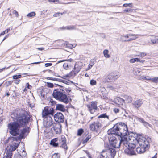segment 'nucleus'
Segmentation results:
<instances>
[{
    "label": "nucleus",
    "instance_id": "a18cd8bd",
    "mask_svg": "<svg viewBox=\"0 0 158 158\" xmlns=\"http://www.w3.org/2000/svg\"><path fill=\"white\" fill-rule=\"evenodd\" d=\"M137 62H140L142 64H144L146 62L145 60H141L138 58H137Z\"/></svg>",
    "mask_w": 158,
    "mask_h": 158
},
{
    "label": "nucleus",
    "instance_id": "c85d7f7f",
    "mask_svg": "<svg viewBox=\"0 0 158 158\" xmlns=\"http://www.w3.org/2000/svg\"><path fill=\"white\" fill-rule=\"evenodd\" d=\"M46 79L48 80H51L56 81L60 82H61L62 81V79H61L56 78L47 77Z\"/></svg>",
    "mask_w": 158,
    "mask_h": 158
},
{
    "label": "nucleus",
    "instance_id": "f704fd0d",
    "mask_svg": "<svg viewBox=\"0 0 158 158\" xmlns=\"http://www.w3.org/2000/svg\"><path fill=\"white\" fill-rule=\"evenodd\" d=\"M60 141L62 143H66V139L65 136L64 135H62L61 136Z\"/></svg>",
    "mask_w": 158,
    "mask_h": 158
},
{
    "label": "nucleus",
    "instance_id": "9b49d317",
    "mask_svg": "<svg viewBox=\"0 0 158 158\" xmlns=\"http://www.w3.org/2000/svg\"><path fill=\"white\" fill-rule=\"evenodd\" d=\"M44 124L46 127L48 128L54 124L53 121L51 116H48L44 119Z\"/></svg>",
    "mask_w": 158,
    "mask_h": 158
},
{
    "label": "nucleus",
    "instance_id": "4be33fe9",
    "mask_svg": "<svg viewBox=\"0 0 158 158\" xmlns=\"http://www.w3.org/2000/svg\"><path fill=\"white\" fill-rule=\"evenodd\" d=\"M147 150V149H144L143 147L140 146V147H138L136 149V151L138 153L141 154L144 153Z\"/></svg>",
    "mask_w": 158,
    "mask_h": 158
},
{
    "label": "nucleus",
    "instance_id": "774afa93",
    "mask_svg": "<svg viewBox=\"0 0 158 158\" xmlns=\"http://www.w3.org/2000/svg\"><path fill=\"white\" fill-rule=\"evenodd\" d=\"M20 80H16L15 81H14V82L16 84H18L20 82Z\"/></svg>",
    "mask_w": 158,
    "mask_h": 158
},
{
    "label": "nucleus",
    "instance_id": "603ef678",
    "mask_svg": "<svg viewBox=\"0 0 158 158\" xmlns=\"http://www.w3.org/2000/svg\"><path fill=\"white\" fill-rule=\"evenodd\" d=\"M61 82H62V83H63L64 84H65L67 85H70V83L67 81H65V80H62V81H61Z\"/></svg>",
    "mask_w": 158,
    "mask_h": 158
},
{
    "label": "nucleus",
    "instance_id": "a878e982",
    "mask_svg": "<svg viewBox=\"0 0 158 158\" xmlns=\"http://www.w3.org/2000/svg\"><path fill=\"white\" fill-rule=\"evenodd\" d=\"M98 118H107L108 119H109V117L108 115H106V113H104L100 115L98 117Z\"/></svg>",
    "mask_w": 158,
    "mask_h": 158
},
{
    "label": "nucleus",
    "instance_id": "c03bdc74",
    "mask_svg": "<svg viewBox=\"0 0 158 158\" xmlns=\"http://www.w3.org/2000/svg\"><path fill=\"white\" fill-rule=\"evenodd\" d=\"M137 58L131 59L130 60V62L131 63H134L135 62H137Z\"/></svg>",
    "mask_w": 158,
    "mask_h": 158
},
{
    "label": "nucleus",
    "instance_id": "20e7f679",
    "mask_svg": "<svg viewBox=\"0 0 158 158\" xmlns=\"http://www.w3.org/2000/svg\"><path fill=\"white\" fill-rule=\"evenodd\" d=\"M140 146L148 150L150 148V143L152 142L151 138L147 136L144 137L139 134L136 138Z\"/></svg>",
    "mask_w": 158,
    "mask_h": 158
},
{
    "label": "nucleus",
    "instance_id": "412c9836",
    "mask_svg": "<svg viewBox=\"0 0 158 158\" xmlns=\"http://www.w3.org/2000/svg\"><path fill=\"white\" fill-rule=\"evenodd\" d=\"M57 141V138H54L51 141L50 144L54 147H58L59 146V144L56 143Z\"/></svg>",
    "mask_w": 158,
    "mask_h": 158
},
{
    "label": "nucleus",
    "instance_id": "4d7b16f0",
    "mask_svg": "<svg viewBox=\"0 0 158 158\" xmlns=\"http://www.w3.org/2000/svg\"><path fill=\"white\" fill-rule=\"evenodd\" d=\"M52 64L51 63H46L45 64V66L46 67L50 66H52Z\"/></svg>",
    "mask_w": 158,
    "mask_h": 158
},
{
    "label": "nucleus",
    "instance_id": "4468645a",
    "mask_svg": "<svg viewBox=\"0 0 158 158\" xmlns=\"http://www.w3.org/2000/svg\"><path fill=\"white\" fill-rule=\"evenodd\" d=\"M116 153V151L114 149L110 148L106 151L105 154L111 158H114Z\"/></svg>",
    "mask_w": 158,
    "mask_h": 158
},
{
    "label": "nucleus",
    "instance_id": "a19ab883",
    "mask_svg": "<svg viewBox=\"0 0 158 158\" xmlns=\"http://www.w3.org/2000/svg\"><path fill=\"white\" fill-rule=\"evenodd\" d=\"M47 86L49 88H53L54 87V84L52 83L47 82Z\"/></svg>",
    "mask_w": 158,
    "mask_h": 158
},
{
    "label": "nucleus",
    "instance_id": "3c124183",
    "mask_svg": "<svg viewBox=\"0 0 158 158\" xmlns=\"http://www.w3.org/2000/svg\"><path fill=\"white\" fill-rule=\"evenodd\" d=\"M49 2H52L58 3H59V0H48Z\"/></svg>",
    "mask_w": 158,
    "mask_h": 158
},
{
    "label": "nucleus",
    "instance_id": "2f4dec72",
    "mask_svg": "<svg viewBox=\"0 0 158 158\" xmlns=\"http://www.w3.org/2000/svg\"><path fill=\"white\" fill-rule=\"evenodd\" d=\"M75 65H76L75 64L73 68L74 70H73V72L74 73V76H75L80 71L79 69H78L77 68V69H76V68L75 67Z\"/></svg>",
    "mask_w": 158,
    "mask_h": 158
},
{
    "label": "nucleus",
    "instance_id": "bf43d9fd",
    "mask_svg": "<svg viewBox=\"0 0 158 158\" xmlns=\"http://www.w3.org/2000/svg\"><path fill=\"white\" fill-rule=\"evenodd\" d=\"M128 35L130 36H135L137 35L133 34H130L129 35H126L124 36V37L125 38H128Z\"/></svg>",
    "mask_w": 158,
    "mask_h": 158
},
{
    "label": "nucleus",
    "instance_id": "6e6d98bb",
    "mask_svg": "<svg viewBox=\"0 0 158 158\" xmlns=\"http://www.w3.org/2000/svg\"><path fill=\"white\" fill-rule=\"evenodd\" d=\"M13 13L15 14L16 17H18L19 16L18 13L17 11L15 10H13Z\"/></svg>",
    "mask_w": 158,
    "mask_h": 158
},
{
    "label": "nucleus",
    "instance_id": "aec40b11",
    "mask_svg": "<svg viewBox=\"0 0 158 158\" xmlns=\"http://www.w3.org/2000/svg\"><path fill=\"white\" fill-rule=\"evenodd\" d=\"M56 110H59L62 112H65L66 111V109L64 108V106L60 104H56Z\"/></svg>",
    "mask_w": 158,
    "mask_h": 158
},
{
    "label": "nucleus",
    "instance_id": "de8ad7c7",
    "mask_svg": "<svg viewBox=\"0 0 158 158\" xmlns=\"http://www.w3.org/2000/svg\"><path fill=\"white\" fill-rule=\"evenodd\" d=\"M63 67L65 69H68L69 68V65L68 64L64 63L63 65Z\"/></svg>",
    "mask_w": 158,
    "mask_h": 158
},
{
    "label": "nucleus",
    "instance_id": "0eeeda50",
    "mask_svg": "<svg viewBox=\"0 0 158 158\" xmlns=\"http://www.w3.org/2000/svg\"><path fill=\"white\" fill-rule=\"evenodd\" d=\"M98 102L96 101H92L91 103L86 105L88 110L90 113L93 114L99 109L97 106Z\"/></svg>",
    "mask_w": 158,
    "mask_h": 158
},
{
    "label": "nucleus",
    "instance_id": "f03ea898",
    "mask_svg": "<svg viewBox=\"0 0 158 158\" xmlns=\"http://www.w3.org/2000/svg\"><path fill=\"white\" fill-rule=\"evenodd\" d=\"M111 131L113 133L116 132L117 134L120 136L121 140L123 138L127 139V136L128 133L129 135H130L127 125L122 122L118 123L115 124L111 128Z\"/></svg>",
    "mask_w": 158,
    "mask_h": 158
},
{
    "label": "nucleus",
    "instance_id": "dca6fc26",
    "mask_svg": "<svg viewBox=\"0 0 158 158\" xmlns=\"http://www.w3.org/2000/svg\"><path fill=\"white\" fill-rule=\"evenodd\" d=\"M143 102V100L141 99L136 100L134 101L132 103L133 106L135 108L138 109L141 107Z\"/></svg>",
    "mask_w": 158,
    "mask_h": 158
},
{
    "label": "nucleus",
    "instance_id": "864d4df0",
    "mask_svg": "<svg viewBox=\"0 0 158 158\" xmlns=\"http://www.w3.org/2000/svg\"><path fill=\"white\" fill-rule=\"evenodd\" d=\"M94 59H91L90 62V65L91 66H93L94 65Z\"/></svg>",
    "mask_w": 158,
    "mask_h": 158
},
{
    "label": "nucleus",
    "instance_id": "6ab92c4d",
    "mask_svg": "<svg viewBox=\"0 0 158 158\" xmlns=\"http://www.w3.org/2000/svg\"><path fill=\"white\" fill-rule=\"evenodd\" d=\"M50 112H49V107H45L44 109L43 110L42 112V116L43 118L48 117V116H50L49 115V114H50Z\"/></svg>",
    "mask_w": 158,
    "mask_h": 158
},
{
    "label": "nucleus",
    "instance_id": "052dcab7",
    "mask_svg": "<svg viewBox=\"0 0 158 158\" xmlns=\"http://www.w3.org/2000/svg\"><path fill=\"white\" fill-rule=\"evenodd\" d=\"M116 113L119 112V109L118 108H115L113 110Z\"/></svg>",
    "mask_w": 158,
    "mask_h": 158
},
{
    "label": "nucleus",
    "instance_id": "338daca9",
    "mask_svg": "<svg viewBox=\"0 0 158 158\" xmlns=\"http://www.w3.org/2000/svg\"><path fill=\"white\" fill-rule=\"evenodd\" d=\"M50 102L52 104V105H54L56 104V102L55 101H54L53 100L51 99L50 100Z\"/></svg>",
    "mask_w": 158,
    "mask_h": 158
},
{
    "label": "nucleus",
    "instance_id": "ddd939ff",
    "mask_svg": "<svg viewBox=\"0 0 158 158\" xmlns=\"http://www.w3.org/2000/svg\"><path fill=\"white\" fill-rule=\"evenodd\" d=\"M62 125L59 123H54L52 128L56 134H60L61 131Z\"/></svg>",
    "mask_w": 158,
    "mask_h": 158
},
{
    "label": "nucleus",
    "instance_id": "37998d69",
    "mask_svg": "<svg viewBox=\"0 0 158 158\" xmlns=\"http://www.w3.org/2000/svg\"><path fill=\"white\" fill-rule=\"evenodd\" d=\"M150 80L156 83L158 82V77L152 78Z\"/></svg>",
    "mask_w": 158,
    "mask_h": 158
},
{
    "label": "nucleus",
    "instance_id": "c9c22d12",
    "mask_svg": "<svg viewBox=\"0 0 158 158\" xmlns=\"http://www.w3.org/2000/svg\"><path fill=\"white\" fill-rule=\"evenodd\" d=\"M22 76L21 74L15 75L13 76V78L15 80H17L21 78Z\"/></svg>",
    "mask_w": 158,
    "mask_h": 158
},
{
    "label": "nucleus",
    "instance_id": "1a4fd4ad",
    "mask_svg": "<svg viewBox=\"0 0 158 158\" xmlns=\"http://www.w3.org/2000/svg\"><path fill=\"white\" fill-rule=\"evenodd\" d=\"M119 77V75L114 73H111L108 75L105 78L106 82L113 81Z\"/></svg>",
    "mask_w": 158,
    "mask_h": 158
},
{
    "label": "nucleus",
    "instance_id": "ea45409f",
    "mask_svg": "<svg viewBox=\"0 0 158 158\" xmlns=\"http://www.w3.org/2000/svg\"><path fill=\"white\" fill-rule=\"evenodd\" d=\"M96 81L94 79H92L90 81V84L92 85H96Z\"/></svg>",
    "mask_w": 158,
    "mask_h": 158
},
{
    "label": "nucleus",
    "instance_id": "79ce46f5",
    "mask_svg": "<svg viewBox=\"0 0 158 158\" xmlns=\"http://www.w3.org/2000/svg\"><path fill=\"white\" fill-rule=\"evenodd\" d=\"M147 54L145 52H140L138 55V56L141 57H143L145 56H146Z\"/></svg>",
    "mask_w": 158,
    "mask_h": 158
},
{
    "label": "nucleus",
    "instance_id": "e433bc0d",
    "mask_svg": "<svg viewBox=\"0 0 158 158\" xmlns=\"http://www.w3.org/2000/svg\"><path fill=\"white\" fill-rule=\"evenodd\" d=\"M123 7H131V8L133 7V4H132V3L124 4L123 5Z\"/></svg>",
    "mask_w": 158,
    "mask_h": 158
},
{
    "label": "nucleus",
    "instance_id": "f3484780",
    "mask_svg": "<svg viewBox=\"0 0 158 158\" xmlns=\"http://www.w3.org/2000/svg\"><path fill=\"white\" fill-rule=\"evenodd\" d=\"M115 103L118 105L119 107H121L125 104L124 100L120 97H117L114 99Z\"/></svg>",
    "mask_w": 158,
    "mask_h": 158
},
{
    "label": "nucleus",
    "instance_id": "f8f14e48",
    "mask_svg": "<svg viewBox=\"0 0 158 158\" xmlns=\"http://www.w3.org/2000/svg\"><path fill=\"white\" fill-rule=\"evenodd\" d=\"M100 125V124L98 122H94L90 124L89 128L92 131L98 132Z\"/></svg>",
    "mask_w": 158,
    "mask_h": 158
},
{
    "label": "nucleus",
    "instance_id": "5701e85b",
    "mask_svg": "<svg viewBox=\"0 0 158 158\" xmlns=\"http://www.w3.org/2000/svg\"><path fill=\"white\" fill-rule=\"evenodd\" d=\"M124 98L127 100L128 102H131L132 101L133 99L132 97L130 96H128L127 95H125L124 96Z\"/></svg>",
    "mask_w": 158,
    "mask_h": 158
},
{
    "label": "nucleus",
    "instance_id": "72a5a7b5",
    "mask_svg": "<svg viewBox=\"0 0 158 158\" xmlns=\"http://www.w3.org/2000/svg\"><path fill=\"white\" fill-rule=\"evenodd\" d=\"M60 147L63 148L65 150H67L68 148V147L66 143H62L61 145L60 146Z\"/></svg>",
    "mask_w": 158,
    "mask_h": 158
},
{
    "label": "nucleus",
    "instance_id": "b1692460",
    "mask_svg": "<svg viewBox=\"0 0 158 158\" xmlns=\"http://www.w3.org/2000/svg\"><path fill=\"white\" fill-rule=\"evenodd\" d=\"M151 41L153 44H158V36L153 37L151 40Z\"/></svg>",
    "mask_w": 158,
    "mask_h": 158
},
{
    "label": "nucleus",
    "instance_id": "cd10ccee",
    "mask_svg": "<svg viewBox=\"0 0 158 158\" xmlns=\"http://www.w3.org/2000/svg\"><path fill=\"white\" fill-rule=\"evenodd\" d=\"M64 29L69 30H73L76 29V27L73 25L68 26L65 27Z\"/></svg>",
    "mask_w": 158,
    "mask_h": 158
},
{
    "label": "nucleus",
    "instance_id": "f257e3e1",
    "mask_svg": "<svg viewBox=\"0 0 158 158\" xmlns=\"http://www.w3.org/2000/svg\"><path fill=\"white\" fill-rule=\"evenodd\" d=\"M11 117L14 121L8 123V128L12 136H17L19 134L20 128L29 123L31 116L27 112L23 110L15 111L11 114Z\"/></svg>",
    "mask_w": 158,
    "mask_h": 158
},
{
    "label": "nucleus",
    "instance_id": "680f3d73",
    "mask_svg": "<svg viewBox=\"0 0 158 158\" xmlns=\"http://www.w3.org/2000/svg\"><path fill=\"white\" fill-rule=\"evenodd\" d=\"M136 38H137V37H133V38H131L130 39V40H125L124 41H129L130 40H135Z\"/></svg>",
    "mask_w": 158,
    "mask_h": 158
},
{
    "label": "nucleus",
    "instance_id": "9d476101",
    "mask_svg": "<svg viewBox=\"0 0 158 158\" xmlns=\"http://www.w3.org/2000/svg\"><path fill=\"white\" fill-rule=\"evenodd\" d=\"M30 131V128L27 127L23 128L21 130V132L19 135V136L21 139H24L26 136L28 135Z\"/></svg>",
    "mask_w": 158,
    "mask_h": 158
},
{
    "label": "nucleus",
    "instance_id": "5fc2aeb1",
    "mask_svg": "<svg viewBox=\"0 0 158 158\" xmlns=\"http://www.w3.org/2000/svg\"><path fill=\"white\" fill-rule=\"evenodd\" d=\"M63 15L62 13H58L55 14L54 15V16H55L56 17H57L58 16H59L60 15Z\"/></svg>",
    "mask_w": 158,
    "mask_h": 158
},
{
    "label": "nucleus",
    "instance_id": "7ed1b4c3",
    "mask_svg": "<svg viewBox=\"0 0 158 158\" xmlns=\"http://www.w3.org/2000/svg\"><path fill=\"white\" fill-rule=\"evenodd\" d=\"M119 146L123 147L124 149L125 154L129 156H132L136 155L135 151L136 145L131 143H130L125 138H123L120 140L119 143Z\"/></svg>",
    "mask_w": 158,
    "mask_h": 158
},
{
    "label": "nucleus",
    "instance_id": "0e129e2a",
    "mask_svg": "<svg viewBox=\"0 0 158 158\" xmlns=\"http://www.w3.org/2000/svg\"><path fill=\"white\" fill-rule=\"evenodd\" d=\"M85 152L87 156H88V157H89V156H90L91 155V154L88 151H87V150L86 151H85Z\"/></svg>",
    "mask_w": 158,
    "mask_h": 158
},
{
    "label": "nucleus",
    "instance_id": "69168bd1",
    "mask_svg": "<svg viewBox=\"0 0 158 158\" xmlns=\"http://www.w3.org/2000/svg\"><path fill=\"white\" fill-rule=\"evenodd\" d=\"M70 88L69 87L68 88H65V90L66 91H67L68 92V93H69L71 91V89H69Z\"/></svg>",
    "mask_w": 158,
    "mask_h": 158
},
{
    "label": "nucleus",
    "instance_id": "8fccbe9b",
    "mask_svg": "<svg viewBox=\"0 0 158 158\" xmlns=\"http://www.w3.org/2000/svg\"><path fill=\"white\" fill-rule=\"evenodd\" d=\"M124 12H131L132 11V10L131 8H127V9H126L125 10H124Z\"/></svg>",
    "mask_w": 158,
    "mask_h": 158
},
{
    "label": "nucleus",
    "instance_id": "13d9d810",
    "mask_svg": "<svg viewBox=\"0 0 158 158\" xmlns=\"http://www.w3.org/2000/svg\"><path fill=\"white\" fill-rule=\"evenodd\" d=\"M13 81H9L7 82H6V83L7 84L6 85V86L8 87L9 85H11L12 84V83H13Z\"/></svg>",
    "mask_w": 158,
    "mask_h": 158
},
{
    "label": "nucleus",
    "instance_id": "423d86ee",
    "mask_svg": "<svg viewBox=\"0 0 158 158\" xmlns=\"http://www.w3.org/2000/svg\"><path fill=\"white\" fill-rule=\"evenodd\" d=\"M108 134L109 135L108 139L111 146L114 148H118L120 146H119V144L117 145L118 140L115 137L116 136H119L117 134V133H113L111 131V128L109 129L108 131Z\"/></svg>",
    "mask_w": 158,
    "mask_h": 158
},
{
    "label": "nucleus",
    "instance_id": "4c0bfd02",
    "mask_svg": "<svg viewBox=\"0 0 158 158\" xmlns=\"http://www.w3.org/2000/svg\"><path fill=\"white\" fill-rule=\"evenodd\" d=\"M59 154L58 153H55L52 156V158H59Z\"/></svg>",
    "mask_w": 158,
    "mask_h": 158
},
{
    "label": "nucleus",
    "instance_id": "c756f323",
    "mask_svg": "<svg viewBox=\"0 0 158 158\" xmlns=\"http://www.w3.org/2000/svg\"><path fill=\"white\" fill-rule=\"evenodd\" d=\"M84 132L83 129L82 128H80L77 130V135L78 136H81Z\"/></svg>",
    "mask_w": 158,
    "mask_h": 158
},
{
    "label": "nucleus",
    "instance_id": "7c9ffc66",
    "mask_svg": "<svg viewBox=\"0 0 158 158\" xmlns=\"http://www.w3.org/2000/svg\"><path fill=\"white\" fill-rule=\"evenodd\" d=\"M91 135H89L86 137V138L83 140V143H85L87 142L91 138Z\"/></svg>",
    "mask_w": 158,
    "mask_h": 158
},
{
    "label": "nucleus",
    "instance_id": "393cba45",
    "mask_svg": "<svg viewBox=\"0 0 158 158\" xmlns=\"http://www.w3.org/2000/svg\"><path fill=\"white\" fill-rule=\"evenodd\" d=\"M12 152L7 151V152H6V155L3 157V158H12Z\"/></svg>",
    "mask_w": 158,
    "mask_h": 158
},
{
    "label": "nucleus",
    "instance_id": "6e6552de",
    "mask_svg": "<svg viewBox=\"0 0 158 158\" xmlns=\"http://www.w3.org/2000/svg\"><path fill=\"white\" fill-rule=\"evenodd\" d=\"M55 120L58 123H63L64 120V117L61 112H57L54 116Z\"/></svg>",
    "mask_w": 158,
    "mask_h": 158
},
{
    "label": "nucleus",
    "instance_id": "49530a36",
    "mask_svg": "<svg viewBox=\"0 0 158 158\" xmlns=\"http://www.w3.org/2000/svg\"><path fill=\"white\" fill-rule=\"evenodd\" d=\"M129 134H130V135L129 136V135L128 134L127 136V139H128V138L129 139V140H131V139H130V137H132V136H133L132 135L133 134V133L132 132H129Z\"/></svg>",
    "mask_w": 158,
    "mask_h": 158
},
{
    "label": "nucleus",
    "instance_id": "473e14b6",
    "mask_svg": "<svg viewBox=\"0 0 158 158\" xmlns=\"http://www.w3.org/2000/svg\"><path fill=\"white\" fill-rule=\"evenodd\" d=\"M35 15L36 13L35 12H31L27 14V16L28 17H32L35 16Z\"/></svg>",
    "mask_w": 158,
    "mask_h": 158
},
{
    "label": "nucleus",
    "instance_id": "2eb2a0df",
    "mask_svg": "<svg viewBox=\"0 0 158 158\" xmlns=\"http://www.w3.org/2000/svg\"><path fill=\"white\" fill-rule=\"evenodd\" d=\"M134 118L137 121L142 123L144 126L146 127H147L148 126L150 127V124L145 121L143 118L135 116H134Z\"/></svg>",
    "mask_w": 158,
    "mask_h": 158
},
{
    "label": "nucleus",
    "instance_id": "bb28decb",
    "mask_svg": "<svg viewBox=\"0 0 158 158\" xmlns=\"http://www.w3.org/2000/svg\"><path fill=\"white\" fill-rule=\"evenodd\" d=\"M108 50L107 49H105L103 51V54L105 57L109 58L110 57V55L108 54Z\"/></svg>",
    "mask_w": 158,
    "mask_h": 158
},
{
    "label": "nucleus",
    "instance_id": "58836bf2",
    "mask_svg": "<svg viewBox=\"0 0 158 158\" xmlns=\"http://www.w3.org/2000/svg\"><path fill=\"white\" fill-rule=\"evenodd\" d=\"M13 158H23V157L19 154H15Z\"/></svg>",
    "mask_w": 158,
    "mask_h": 158
},
{
    "label": "nucleus",
    "instance_id": "39448f33",
    "mask_svg": "<svg viewBox=\"0 0 158 158\" xmlns=\"http://www.w3.org/2000/svg\"><path fill=\"white\" fill-rule=\"evenodd\" d=\"M59 89H55L52 94L53 97L60 101L65 104L69 102V99L67 96L63 92L60 91Z\"/></svg>",
    "mask_w": 158,
    "mask_h": 158
},
{
    "label": "nucleus",
    "instance_id": "e2e57ef3",
    "mask_svg": "<svg viewBox=\"0 0 158 158\" xmlns=\"http://www.w3.org/2000/svg\"><path fill=\"white\" fill-rule=\"evenodd\" d=\"M26 85L27 86V88L29 89H30V87H32L30 85L29 83H26Z\"/></svg>",
    "mask_w": 158,
    "mask_h": 158
},
{
    "label": "nucleus",
    "instance_id": "09e8293b",
    "mask_svg": "<svg viewBox=\"0 0 158 158\" xmlns=\"http://www.w3.org/2000/svg\"><path fill=\"white\" fill-rule=\"evenodd\" d=\"M49 112H50V114H49V115H53L54 113V110L52 108H49Z\"/></svg>",
    "mask_w": 158,
    "mask_h": 158
},
{
    "label": "nucleus",
    "instance_id": "a211bd4d",
    "mask_svg": "<svg viewBox=\"0 0 158 158\" xmlns=\"http://www.w3.org/2000/svg\"><path fill=\"white\" fill-rule=\"evenodd\" d=\"M19 145L18 143H13L10 146H8L7 148V151L10 152H12L15 150Z\"/></svg>",
    "mask_w": 158,
    "mask_h": 158
}]
</instances>
